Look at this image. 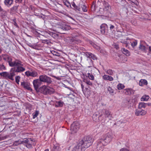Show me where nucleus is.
<instances>
[{"label":"nucleus","mask_w":151,"mask_h":151,"mask_svg":"<svg viewBox=\"0 0 151 151\" xmlns=\"http://www.w3.org/2000/svg\"><path fill=\"white\" fill-rule=\"evenodd\" d=\"M83 81L88 85H90V86H92V83L89 79L84 78L83 79Z\"/></svg>","instance_id":"obj_31"},{"label":"nucleus","mask_w":151,"mask_h":151,"mask_svg":"<svg viewBox=\"0 0 151 151\" xmlns=\"http://www.w3.org/2000/svg\"><path fill=\"white\" fill-rule=\"evenodd\" d=\"M6 15V11L4 10L0 6V15L1 16L4 18L5 17Z\"/></svg>","instance_id":"obj_22"},{"label":"nucleus","mask_w":151,"mask_h":151,"mask_svg":"<svg viewBox=\"0 0 151 151\" xmlns=\"http://www.w3.org/2000/svg\"><path fill=\"white\" fill-rule=\"evenodd\" d=\"M20 78V77L19 76H16L15 77V80L16 82L18 84H19V79Z\"/></svg>","instance_id":"obj_50"},{"label":"nucleus","mask_w":151,"mask_h":151,"mask_svg":"<svg viewBox=\"0 0 151 151\" xmlns=\"http://www.w3.org/2000/svg\"><path fill=\"white\" fill-rule=\"evenodd\" d=\"M46 32L49 34L50 35L52 36L54 38L58 39V34L56 33L51 32L49 31H47Z\"/></svg>","instance_id":"obj_19"},{"label":"nucleus","mask_w":151,"mask_h":151,"mask_svg":"<svg viewBox=\"0 0 151 151\" xmlns=\"http://www.w3.org/2000/svg\"><path fill=\"white\" fill-rule=\"evenodd\" d=\"M88 76L89 79L92 80H94V77L92 74L88 73Z\"/></svg>","instance_id":"obj_45"},{"label":"nucleus","mask_w":151,"mask_h":151,"mask_svg":"<svg viewBox=\"0 0 151 151\" xmlns=\"http://www.w3.org/2000/svg\"><path fill=\"white\" fill-rule=\"evenodd\" d=\"M6 68L3 64L0 65V70H5Z\"/></svg>","instance_id":"obj_53"},{"label":"nucleus","mask_w":151,"mask_h":151,"mask_svg":"<svg viewBox=\"0 0 151 151\" xmlns=\"http://www.w3.org/2000/svg\"><path fill=\"white\" fill-rule=\"evenodd\" d=\"M125 87L122 84L119 83L117 86V88L119 90L123 89Z\"/></svg>","instance_id":"obj_35"},{"label":"nucleus","mask_w":151,"mask_h":151,"mask_svg":"<svg viewBox=\"0 0 151 151\" xmlns=\"http://www.w3.org/2000/svg\"><path fill=\"white\" fill-rule=\"evenodd\" d=\"M12 21H13L14 22V25H15L16 27H18V26L16 22V19H12Z\"/></svg>","instance_id":"obj_56"},{"label":"nucleus","mask_w":151,"mask_h":151,"mask_svg":"<svg viewBox=\"0 0 151 151\" xmlns=\"http://www.w3.org/2000/svg\"><path fill=\"white\" fill-rule=\"evenodd\" d=\"M85 54L88 56V57L91 58L92 56V55H93L92 53L89 52H86Z\"/></svg>","instance_id":"obj_49"},{"label":"nucleus","mask_w":151,"mask_h":151,"mask_svg":"<svg viewBox=\"0 0 151 151\" xmlns=\"http://www.w3.org/2000/svg\"><path fill=\"white\" fill-rule=\"evenodd\" d=\"M0 75L5 79H9V73L6 72H4L0 73Z\"/></svg>","instance_id":"obj_18"},{"label":"nucleus","mask_w":151,"mask_h":151,"mask_svg":"<svg viewBox=\"0 0 151 151\" xmlns=\"http://www.w3.org/2000/svg\"><path fill=\"white\" fill-rule=\"evenodd\" d=\"M122 122L121 121H119L118 122H117V123H116L115 124H117V125L119 126V124H122Z\"/></svg>","instance_id":"obj_63"},{"label":"nucleus","mask_w":151,"mask_h":151,"mask_svg":"<svg viewBox=\"0 0 151 151\" xmlns=\"http://www.w3.org/2000/svg\"><path fill=\"white\" fill-rule=\"evenodd\" d=\"M123 93L126 95H130L134 93V91L131 88H128L124 89Z\"/></svg>","instance_id":"obj_14"},{"label":"nucleus","mask_w":151,"mask_h":151,"mask_svg":"<svg viewBox=\"0 0 151 151\" xmlns=\"http://www.w3.org/2000/svg\"><path fill=\"white\" fill-rule=\"evenodd\" d=\"M34 14L36 16L38 17H39L40 18H42V19H44L45 18V16L42 14H38L36 13L35 12H34Z\"/></svg>","instance_id":"obj_32"},{"label":"nucleus","mask_w":151,"mask_h":151,"mask_svg":"<svg viewBox=\"0 0 151 151\" xmlns=\"http://www.w3.org/2000/svg\"><path fill=\"white\" fill-rule=\"evenodd\" d=\"M104 114L106 118H108L110 119L112 116V114L111 112L107 109H104Z\"/></svg>","instance_id":"obj_16"},{"label":"nucleus","mask_w":151,"mask_h":151,"mask_svg":"<svg viewBox=\"0 0 151 151\" xmlns=\"http://www.w3.org/2000/svg\"><path fill=\"white\" fill-rule=\"evenodd\" d=\"M146 107V103L141 102L139 104L138 108L139 109H141L142 108H145Z\"/></svg>","instance_id":"obj_29"},{"label":"nucleus","mask_w":151,"mask_h":151,"mask_svg":"<svg viewBox=\"0 0 151 151\" xmlns=\"http://www.w3.org/2000/svg\"><path fill=\"white\" fill-rule=\"evenodd\" d=\"M147 112L145 110L139 109H137L136 110L135 112V114L137 116H143L145 115Z\"/></svg>","instance_id":"obj_10"},{"label":"nucleus","mask_w":151,"mask_h":151,"mask_svg":"<svg viewBox=\"0 0 151 151\" xmlns=\"http://www.w3.org/2000/svg\"><path fill=\"white\" fill-rule=\"evenodd\" d=\"M93 47L96 49H99V46H97L95 44H93Z\"/></svg>","instance_id":"obj_64"},{"label":"nucleus","mask_w":151,"mask_h":151,"mask_svg":"<svg viewBox=\"0 0 151 151\" xmlns=\"http://www.w3.org/2000/svg\"><path fill=\"white\" fill-rule=\"evenodd\" d=\"M93 140L89 137H85L79 142V144L83 149L87 148L92 144Z\"/></svg>","instance_id":"obj_2"},{"label":"nucleus","mask_w":151,"mask_h":151,"mask_svg":"<svg viewBox=\"0 0 151 151\" xmlns=\"http://www.w3.org/2000/svg\"><path fill=\"white\" fill-rule=\"evenodd\" d=\"M107 90L109 92L110 94H112L114 93V91L112 88L110 86H109L107 88Z\"/></svg>","instance_id":"obj_41"},{"label":"nucleus","mask_w":151,"mask_h":151,"mask_svg":"<svg viewBox=\"0 0 151 151\" xmlns=\"http://www.w3.org/2000/svg\"><path fill=\"white\" fill-rule=\"evenodd\" d=\"M147 82L145 79H141L139 82V84L141 86L144 85H147Z\"/></svg>","instance_id":"obj_25"},{"label":"nucleus","mask_w":151,"mask_h":151,"mask_svg":"<svg viewBox=\"0 0 151 151\" xmlns=\"http://www.w3.org/2000/svg\"><path fill=\"white\" fill-rule=\"evenodd\" d=\"M38 111H36L33 114V118H35L38 116Z\"/></svg>","instance_id":"obj_44"},{"label":"nucleus","mask_w":151,"mask_h":151,"mask_svg":"<svg viewBox=\"0 0 151 151\" xmlns=\"http://www.w3.org/2000/svg\"><path fill=\"white\" fill-rule=\"evenodd\" d=\"M22 144V142L21 141H20L19 140L16 141L13 143V145L14 146H17L19 145Z\"/></svg>","instance_id":"obj_39"},{"label":"nucleus","mask_w":151,"mask_h":151,"mask_svg":"<svg viewBox=\"0 0 151 151\" xmlns=\"http://www.w3.org/2000/svg\"><path fill=\"white\" fill-rule=\"evenodd\" d=\"M38 79L40 82L46 83L47 84H50L52 82L51 78L45 74L40 76Z\"/></svg>","instance_id":"obj_3"},{"label":"nucleus","mask_w":151,"mask_h":151,"mask_svg":"<svg viewBox=\"0 0 151 151\" xmlns=\"http://www.w3.org/2000/svg\"><path fill=\"white\" fill-rule=\"evenodd\" d=\"M148 48V52L147 53V55H150L151 54V46H149Z\"/></svg>","instance_id":"obj_58"},{"label":"nucleus","mask_w":151,"mask_h":151,"mask_svg":"<svg viewBox=\"0 0 151 151\" xmlns=\"http://www.w3.org/2000/svg\"><path fill=\"white\" fill-rule=\"evenodd\" d=\"M84 150V149L81 147V145L79 143L74 147L71 151H82Z\"/></svg>","instance_id":"obj_17"},{"label":"nucleus","mask_w":151,"mask_h":151,"mask_svg":"<svg viewBox=\"0 0 151 151\" xmlns=\"http://www.w3.org/2000/svg\"><path fill=\"white\" fill-rule=\"evenodd\" d=\"M34 86L36 91H37L38 88L41 85V83L39 80L38 79L35 80L33 82Z\"/></svg>","instance_id":"obj_9"},{"label":"nucleus","mask_w":151,"mask_h":151,"mask_svg":"<svg viewBox=\"0 0 151 151\" xmlns=\"http://www.w3.org/2000/svg\"><path fill=\"white\" fill-rule=\"evenodd\" d=\"M55 92V90L54 89L50 87H47V95H51L54 93Z\"/></svg>","instance_id":"obj_23"},{"label":"nucleus","mask_w":151,"mask_h":151,"mask_svg":"<svg viewBox=\"0 0 151 151\" xmlns=\"http://www.w3.org/2000/svg\"><path fill=\"white\" fill-rule=\"evenodd\" d=\"M70 28V26L64 24L60 26L56 31L59 33L64 34L65 33L63 32V31L69 30Z\"/></svg>","instance_id":"obj_5"},{"label":"nucleus","mask_w":151,"mask_h":151,"mask_svg":"<svg viewBox=\"0 0 151 151\" xmlns=\"http://www.w3.org/2000/svg\"><path fill=\"white\" fill-rule=\"evenodd\" d=\"M25 73V75L27 76H30L32 77H36L38 76L37 73L34 70L27 71Z\"/></svg>","instance_id":"obj_8"},{"label":"nucleus","mask_w":151,"mask_h":151,"mask_svg":"<svg viewBox=\"0 0 151 151\" xmlns=\"http://www.w3.org/2000/svg\"><path fill=\"white\" fill-rule=\"evenodd\" d=\"M59 148L58 146H54L52 148V151H59Z\"/></svg>","instance_id":"obj_47"},{"label":"nucleus","mask_w":151,"mask_h":151,"mask_svg":"<svg viewBox=\"0 0 151 151\" xmlns=\"http://www.w3.org/2000/svg\"><path fill=\"white\" fill-rule=\"evenodd\" d=\"M6 138L4 137H3L2 135H0V141L5 139Z\"/></svg>","instance_id":"obj_61"},{"label":"nucleus","mask_w":151,"mask_h":151,"mask_svg":"<svg viewBox=\"0 0 151 151\" xmlns=\"http://www.w3.org/2000/svg\"><path fill=\"white\" fill-rule=\"evenodd\" d=\"M47 87L46 86H43L40 88V92L44 95H47Z\"/></svg>","instance_id":"obj_15"},{"label":"nucleus","mask_w":151,"mask_h":151,"mask_svg":"<svg viewBox=\"0 0 151 151\" xmlns=\"http://www.w3.org/2000/svg\"><path fill=\"white\" fill-rule=\"evenodd\" d=\"M80 127V124L77 121L74 122L71 125L70 130L73 133H76L79 129Z\"/></svg>","instance_id":"obj_4"},{"label":"nucleus","mask_w":151,"mask_h":151,"mask_svg":"<svg viewBox=\"0 0 151 151\" xmlns=\"http://www.w3.org/2000/svg\"><path fill=\"white\" fill-rule=\"evenodd\" d=\"M103 78V79L106 81L109 80L110 81H111L113 80V78L112 77L106 75H104Z\"/></svg>","instance_id":"obj_24"},{"label":"nucleus","mask_w":151,"mask_h":151,"mask_svg":"<svg viewBox=\"0 0 151 151\" xmlns=\"http://www.w3.org/2000/svg\"><path fill=\"white\" fill-rule=\"evenodd\" d=\"M130 43L131 44V45L132 46L134 47L137 45V42L136 40H131L130 41Z\"/></svg>","instance_id":"obj_34"},{"label":"nucleus","mask_w":151,"mask_h":151,"mask_svg":"<svg viewBox=\"0 0 151 151\" xmlns=\"http://www.w3.org/2000/svg\"><path fill=\"white\" fill-rule=\"evenodd\" d=\"M14 72H15L14 70L13 71L11 70L10 71V73H9V79L12 80H14L13 77L15 75Z\"/></svg>","instance_id":"obj_30"},{"label":"nucleus","mask_w":151,"mask_h":151,"mask_svg":"<svg viewBox=\"0 0 151 151\" xmlns=\"http://www.w3.org/2000/svg\"><path fill=\"white\" fill-rule=\"evenodd\" d=\"M13 0H4V3L5 5L9 7L13 4Z\"/></svg>","instance_id":"obj_21"},{"label":"nucleus","mask_w":151,"mask_h":151,"mask_svg":"<svg viewBox=\"0 0 151 151\" xmlns=\"http://www.w3.org/2000/svg\"><path fill=\"white\" fill-rule=\"evenodd\" d=\"M111 136L110 135L106 134L102 138V139L105 142L108 143L111 141Z\"/></svg>","instance_id":"obj_13"},{"label":"nucleus","mask_w":151,"mask_h":151,"mask_svg":"<svg viewBox=\"0 0 151 151\" xmlns=\"http://www.w3.org/2000/svg\"><path fill=\"white\" fill-rule=\"evenodd\" d=\"M129 1H130V3H132L134 4H136V0H128Z\"/></svg>","instance_id":"obj_62"},{"label":"nucleus","mask_w":151,"mask_h":151,"mask_svg":"<svg viewBox=\"0 0 151 151\" xmlns=\"http://www.w3.org/2000/svg\"><path fill=\"white\" fill-rule=\"evenodd\" d=\"M42 42L44 44H47V45H49L50 43V40H42Z\"/></svg>","instance_id":"obj_46"},{"label":"nucleus","mask_w":151,"mask_h":151,"mask_svg":"<svg viewBox=\"0 0 151 151\" xmlns=\"http://www.w3.org/2000/svg\"><path fill=\"white\" fill-rule=\"evenodd\" d=\"M119 151H129V150L126 148H123L120 149Z\"/></svg>","instance_id":"obj_55"},{"label":"nucleus","mask_w":151,"mask_h":151,"mask_svg":"<svg viewBox=\"0 0 151 151\" xmlns=\"http://www.w3.org/2000/svg\"><path fill=\"white\" fill-rule=\"evenodd\" d=\"M3 59L7 62L9 63V65L11 67L12 66L14 62V60L12 61V59L11 57L6 55H4L3 56Z\"/></svg>","instance_id":"obj_7"},{"label":"nucleus","mask_w":151,"mask_h":151,"mask_svg":"<svg viewBox=\"0 0 151 151\" xmlns=\"http://www.w3.org/2000/svg\"><path fill=\"white\" fill-rule=\"evenodd\" d=\"M21 85L24 88L29 91H32V89L30 87V83L27 82L23 81L21 82Z\"/></svg>","instance_id":"obj_11"},{"label":"nucleus","mask_w":151,"mask_h":151,"mask_svg":"<svg viewBox=\"0 0 151 151\" xmlns=\"http://www.w3.org/2000/svg\"><path fill=\"white\" fill-rule=\"evenodd\" d=\"M101 32L102 34L106 35L108 33V26L105 24H102L100 26Z\"/></svg>","instance_id":"obj_6"},{"label":"nucleus","mask_w":151,"mask_h":151,"mask_svg":"<svg viewBox=\"0 0 151 151\" xmlns=\"http://www.w3.org/2000/svg\"><path fill=\"white\" fill-rule=\"evenodd\" d=\"M32 144H27L26 145V146L27 148H32Z\"/></svg>","instance_id":"obj_57"},{"label":"nucleus","mask_w":151,"mask_h":151,"mask_svg":"<svg viewBox=\"0 0 151 151\" xmlns=\"http://www.w3.org/2000/svg\"><path fill=\"white\" fill-rule=\"evenodd\" d=\"M121 51L124 54L126 55L127 56H129L130 55V53L129 51L125 48H122L121 49Z\"/></svg>","instance_id":"obj_26"},{"label":"nucleus","mask_w":151,"mask_h":151,"mask_svg":"<svg viewBox=\"0 0 151 151\" xmlns=\"http://www.w3.org/2000/svg\"><path fill=\"white\" fill-rule=\"evenodd\" d=\"M23 63L20 60L15 59L14 62L12 67H14L15 72L21 73L25 70Z\"/></svg>","instance_id":"obj_1"},{"label":"nucleus","mask_w":151,"mask_h":151,"mask_svg":"<svg viewBox=\"0 0 151 151\" xmlns=\"http://www.w3.org/2000/svg\"><path fill=\"white\" fill-rule=\"evenodd\" d=\"M84 82L83 81L82 82H81V88L83 89L84 88Z\"/></svg>","instance_id":"obj_59"},{"label":"nucleus","mask_w":151,"mask_h":151,"mask_svg":"<svg viewBox=\"0 0 151 151\" xmlns=\"http://www.w3.org/2000/svg\"><path fill=\"white\" fill-rule=\"evenodd\" d=\"M28 139H25L24 140H23V141H21L22 144H23V143H25V144H27V142H28Z\"/></svg>","instance_id":"obj_54"},{"label":"nucleus","mask_w":151,"mask_h":151,"mask_svg":"<svg viewBox=\"0 0 151 151\" xmlns=\"http://www.w3.org/2000/svg\"><path fill=\"white\" fill-rule=\"evenodd\" d=\"M72 5L76 10H77L79 11H80L81 9V6L80 5L76 6V4L73 3L72 4Z\"/></svg>","instance_id":"obj_36"},{"label":"nucleus","mask_w":151,"mask_h":151,"mask_svg":"<svg viewBox=\"0 0 151 151\" xmlns=\"http://www.w3.org/2000/svg\"><path fill=\"white\" fill-rule=\"evenodd\" d=\"M106 73L109 75H112L113 73V71L109 69L107 70Z\"/></svg>","instance_id":"obj_48"},{"label":"nucleus","mask_w":151,"mask_h":151,"mask_svg":"<svg viewBox=\"0 0 151 151\" xmlns=\"http://www.w3.org/2000/svg\"><path fill=\"white\" fill-rule=\"evenodd\" d=\"M96 1H94L93 2L92 5L91 6V10L92 12H94L96 10L95 8Z\"/></svg>","instance_id":"obj_37"},{"label":"nucleus","mask_w":151,"mask_h":151,"mask_svg":"<svg viewBox=\"0 0 151 151\" xmlns=\"http://www.w3.org/2000/svg\"><path fill=\"white\" fill-rule=\"evenodd\" d=\"M150 98L149 96L147 95H143L141 99L142 101H147Z\"/></svg>","instance_id":"obj_28"},{"label":"nucleus","mask_w":151,"mask_h":151,"mask_svg":"<svg viewBox=\"0 0 151 151\" xmlns=\"http://www.w3.org/2000/svg\"><path fill=\"white\" fill-rule=\"evenodd\" d=\"M33 141L32 139L31 138L28 139V142H27V144H33Z\"/></svg>","instance_id":"obj_52"},{"label":"nucleus","mask_w":151,"mask_h":151,"mask_svg":"<svg viewBox=\"0 0 151 151\" xmlns=\"http://www.w3.org/2000/svg\"><path fill=\"white\" fill-rule=\"evenodd\" d=\"M70 41L72 42H74V43H79L81 42L80 40H75L73 38H72L70 39Z\"/></svg>","instance_id":"obj_42"},{"label":"nucleus","mask_w":151,"mask_h":151,"mask_svg":"<svg viewBox=\"0 0 151 151\" xmlns=\"http://www.w3.org/2000/svg\"><path fill=\"white\" fill-rule=\"evenodd\" d=\"M121 4L123 6V7H125L126 6V5H127V3L126 1L123 0L122 1Z\"/></svg>","instance_id":"obj_40"},{"label":"nucleus","mask_w":151,"mask_h":151,"mask_svg":"<svg viewBox=\"0 0 151 151\" xmlns=\"http://www.w3.org/2000/svg\"><path fill=\"white\" fill-rule=\"evenodd\" d=\"M148 46V45H147V47ZM139 50H140L141 51L145 52L148 49V47H146L143 44H140L139 47Z\"/></svg>","instance_id":"obj_20"},{"label":"nucleus","mask_w":151,"mask_h":151,"mask_svg":"<svg viewBox=\"0 0 151 151\" xmlns=\"http://www.w3.org/2000/svg\"><path fill=\"white\" fill-rule=\"evenodd\" d=\"M104 142H103V140L102 139V138L99 140L97 142V145L99 146H101L102 145H104Z\"/></svg>","instance_id":"obj_38"},{"label":"nucleus","mask_w":151,"mask_h":151,"mask_svg":"<svg viewBox=\"0 0 151 151\" xmlns=\"http://www.w3.org/2000/svg\"><path fill=\"white\" fill-rule=\"evenodd\" d=\"M63 102L61 101H57L55 104V106L56 107H62L63 105Z\"/></svg>","instance_id":"obj_33"},{"label":"nucleus","mask_w":151,"mask_h":151,"mask_svg":"<svg viewBox=\"0 0 151 151\" xmlns=\"http://www.w3.org/2000/svg\"><path fill=\"white\" fill-rule=\"evenodd\" d=\"M137 18L140 21H145L147 20L151 19L149 18V15L147 14H143L140 16H139Z\"/></svg>","instance_id":"obj_12"},{"label":"nucleus","mask_w":151,"mask_h":151,"mask_svg":"<svg viewBox=\"0 0 151 151\" xmlns=\"http://www.w3.org/2000/svg\"><path fill=\"white\" fill-rule=\"evenodd\" d=\"M18 7L17 6H14L12 7L11 8V10L12 11H16Z\"/></svg>","instance_id":"obj_51"},{"label":"nucleus","mask_w":151,"mask_h":151,"mask_svg":"<svg viewBox=\"0 0 151 151\" xmlns=\"http://www.w3.org/2000/svg\"><path fill=\"white\" fill-rule=\"evenodd\" d=\"M104 7L103 8V10L104 11H108L109 8V4L107 3L105 1H104Z\"/></svg>","instance_id":"obj_27"},{"label":"nucleus","mask_w":151,"mask_h":151,"mask_svg":"<svg viewBox=\"0 0 151 151\" xmlns=\"http://www.w3.org/2000/svg\"><path fill=\"white\" fill-rule=\"evenodd\" d=\"M91 58L93 60H96L97 59V57L94 55H92V56Z\"/></svg>","instance_id":"obj_60"},{"label":"nucleus","mask_w":151,"mask_h":151,"mask_svg":"<svg viewBox=\"0 0 151 151\" xmlns=\"http://www.w3.org/2000/svg\"><path fill=\"white\" fill-rule=\"evenodd\" d=\"M82 10L84 12H86L87 11V9L86 6L83 5L81 6Z\"/></svg>","instance_id":"obj_43"}]
</instances>
